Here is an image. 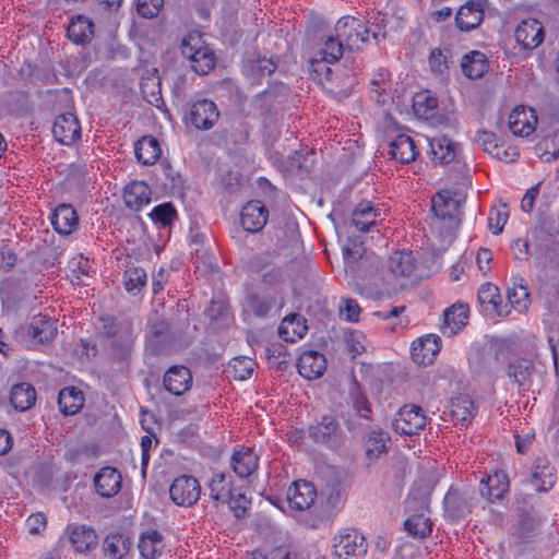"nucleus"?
Returning a JSON list of instances; mask_svg holds the SVG:
<instances>
[{
	"label": "nucleus",
	"instance_id": "nucleus-63",
	"mask_svg": "<svg viewBox=\"0 0 559 559\" xmlns=\"http://www.w3.org/2000/svg\"><path fill=\"white\" fill-rule=\"evenodd\" d=\"M17 257L5 240H0V271L10 272L16 264Z\"/></svg>",
	"mask_w": 559,
	"mask_h": 559
},
{
	"label": "nucleus",
	"instance_id": "nucleus-30",
	"mask_svg": "<svg viewBox=\"0 0 559 559\" xmlns=\"http://www.w3.org/2000/svg\"><path fill=\"white\" fill-rule=\"evenodd\" d=\"M135 157L142 165H153L162 155V148L156 138L144 135L135 142Z\"/></svg>",
	"mask_w": 559,
	"mask_h": 559
},
{
	"label": "nucleus",
	"instance_id": "nucleus-31",
	"mask_svg": "<svg viewBox=\"0 0 559 559\" xmlns=\"http://www.w3.org/2000/svg\"><path fill=\"white\" fill-rule=\"evenodd\" d=\"M380 216V210L374 207L370 202H360L352 214L353 225L360 231H368L377 224Z\"/></svg>",
	"mask_w": 559,
	"mask_h": 559
},
{
	"label": "nucleus",
	"instance_id": "nucleus-26",
	"mask_svg": "<svg viewBox=\"0 0 559 559\" xmlns=\"http://www.w3.org/2000/svg\"><path fill=\"white\" fill-rule=\"evenodd\" d=\"M27 334L39 344H48L57 335L56 322L43 314L35 316L28 325Z\"/></svg>",
	"mask_w": 559,
	"mask_h": 559
},
{
	"label": "nucleus",
	"instance_id": "nucleus-35",
	"mask_svg": "<svg viewBox=\"0 0 559 559\" xmlns=\"http://www.w3.org/2000/svg\"><path fill=\"white\" fill-rule=\"evenodd\" d=\"M390 272L396 277H409L416 269V260L412 252L396 251L388 260Z\"/></svg>",
	"mask_w": 559,
	"mask_h": 559
},
{
	"label": "nucleus",
	"instance_id": "nucleus-41",
	"mask_svg": "<svg viewBox=\"0 0 559 559\" xmlns=\"http://www.w3.org/2000/svg\"><path fill=\"white\" fill-rule=\"evenodd\" d=\"M307 331V326L298 314H290L283 319L278 326V334L285 342L294 343L301 338Z\"/></svg>",
	"mask_w": 559,
	"mask_h": 559
},
{
	"label": "nucleus",
	"instance_id": "nucleus-5",
	"mask_svg": "<svg viewBox=\"0 0 559 559\" xmlns=\"http://www.w3.org/2000/svg\"><path fill=\"white\" fill-rule=\"evenodd\" d=\"M427 416L418 405H404L396 414L392 426L394 430L403 436L418 435L427 425Z\"/></svg>",
	"mask_w": 559,
	"mask_h": 559
},
{
	"label": "nucleus",
	"instance_id": "nucleus-37",
	"mask_svg": "<svg viewBox=\"0 0 559 559\" xmlns=\"http://www.w3.org/2000/svg\"><path fill=\"white\" fill-rule=\"evenodd\" d=\"M450 413L453 419L467 425L476 414L474 401L466 394H461L451 400Z\"/></svg>",
	"mask_w": 559,
	"mask_h": 559
},
{
	"label": "nucleus",
	"instance_id": "nucleus-1",
	"mask_svg": "<svg viewBox=\"0 0 559 559\" xmlns=\"http://www.w3.org/2000/svg\"><path fill=\"white\" fill-rule=\"evenodd\" d=\"M478 502L475 490L451 486L443 499V514L450 522L468 516Z\"/></svg>",
	"mask_w": 559,
	"mask_h": 559
},
{
	"label": "nucleus",
	"instance_id": "nucleus-16",
	"mask_svg": "<svg viewBox=\"0 0 559 559\" xmlns=\"http://www.w3.org/2000/svg\"><path fill=\"white\" fill-rule=\"evenodd\" d=\"M441 348L440 337L428 334L414 341L411 347V355L414 362L418 365H430Z\"/></svg>",
	"mask_w": 559,
	"mask_h": 559
},
{
	"label": "nucleus",
	"instance_id": "nucleus-58",
	"mask_svg": "<svg viewBox=\"0 0 559 559\" xmlns=\"http://www.w3.org/2000/svg\"><path fill=\"white\" fill-rule=\"evenodd\" d=\"M150 216L155 223H159L163 227H166L171 225L177 218V211L170 202H167L155 206Z\"/></svg>",
	"mask_w": 559,
	"mask_h": 559
},
{
	"label": "nucleus",
	"instance_id": "nucleus-47",
	"mask_svg": "<svg viewBox=\"0 0 559 559\" xmlns=\"http://www.w3.org/2000/svg\"><path fill=\"white\" fill-rule=\"evenodd\" d=\"M368 35L370 40L373 39L376 44H379L381 39L386 37V26L389 23L388 15L380 11L368 15L366 22Z\"/></svg>",
	"mask_w": 559,
	"mask_h": 559
},
{
	"label": "nucleus",
	"instance_id": "nucleus-6",
	"mask_svg": "<svg viewBox=\"0 0 559 559\" xmlns=\"http://www.w3.org/2000/svg\"><path fill=\"white\" fill-rule=\"evenodd\" d=\"M219 118V111L214 102L202 98L191 105L189 114L186 116V122L198 130L212 129Z\"/></svg>",
	"mask_w": 559,
	"mask_h": 559
},
{
	"label": "nucleus",
	"instance_id": "nucleus-11",
	"mask_svg": "<svg viewBox=\"0 0 559 559\" xmlns=\"http://www.w3.org/2000/svg\"><path fill=\"white\" fill-rule=\"evenodd\" d=\"M486 7L487 0H468L456 13V26L466 32L476 28L484 20Z\"/></svg>",
	"mask_w": 559,
	"mask_h": 559
},
{
	"label": "nucleus",
	"instance_id": "nucleus-12",
	"mask_svg": "<svg viewBox=\"0 0 559 559\" xmlns=\"http://www.w3.org/2000/svg\"><path fill=\"white\" fill-rule=\"evenodd\" d=\"M55 139L64 145H71L81 138V126L76 116L72 112L59 115L52 126Z\"/></svg>",
	"mask_w": 559,
	"mask_h": 559
},
{
	"label": "nucleus",
	"instance_id": "nucleus-28",
	"mask_svg": "<svg viewBox=\"0 0 559 559\" xmlns=\"http://www.w3.org/2000/svg\"><path fill=\"white\" fill-rule=\"evenodd\" d=\"M390 155L401 164H408L415 160L418 151L414 140L406 134H399L390 144Z\"/></svg>",
	"mask_w": 559,
	"mask_h": 559
},
{
	"label": "nucleus",
	"instance_id": "nucleus-8",
	"mask_svg": "<svg viewBox=\"0 0 559 559\" xmlns=\"http://www.w3.org/2000/svg\"><path fill=\"white\" fill-rule=\"evenodd\" d=\"M514 37L516 44L526 50L537 48L545 38L543 24L536 19L523 20L515 28Z\"/></svg>",
	"mask_w": 559,
	"mask_h": 559
},
{
	"label": "nucleus",
	"instance_id": "nucleus-40",
	"mask_svg": "<svg viewBox=\"0 0 559 559\" xmlns=\"http://www.w3.org/2000/svg\"><path fill=\"white\" fill-rule=\"evenodd\" d=\"M389 437L381 429H372L366 440V457L368 465L372 464L381 454L386 453Z\"/></svg>",
	"mask_w": 559,
	"mask_h": 559
},
{
	"label": "nucleus",
	"instance_id": "nucleus-14",
	"mask_svg": "<svg viewBox=\"0 0 559 559\" xmlns=\"http://www.w3.org/2000/svg\"><path fill=\"white\" fill-rule=\"evenodd\" d=\"M509 129L516 136H528L537 124V115L533 108L515 107L509 115Z\"/></svg>",
	"mask_w": 559,
	"mask_h": 559
},
{
	"label": "nucleus",
	"instance_id": "nucleus-36",
	"mask_svg": "<svg viewBox=\"0 0 559 559\" xmlns=\"http://www.w3.org/2000/svg\"><path fill=\"white\" fill-rule=\"evenodd\" d=\"M60 412L64 415H74L84 405L83 392L75 386L63 388L58 395Z\"/></svg>",
	"mask_w": 559,
	"mask_h": 559
},
{
	"label": "nucleus",
	"instance_id": "nucleus-39",
	"mask_svg": "<svg viewBox=\"0 0 559 559\" xmlns=\"http://www.w3.org/2000/svg\"><path fill=\"white\" fill-rule=\"evenodd\" d=\"M150 348L153 354L158 355L165 350L166 345L169 343V324L158 319L150 325Z\"/></svg>",
	"mask_w": 559,
	"mask_h": 559
},
{
	"label": "nucleus",
	"instance_id": "nucleus-25",
	"mask_svg": "<svg viewBox=\"0 0 559 559\" xmlns=\"http://www.w3.org/2000/svg\"><path fill=\"white\" fill-rule=\"evenodd\" d=\"M477 300L483 309L489 316H507L508 311L501 309V296L499 288L491 283L483 284L477 293Z\"/></svg>",
	"mask_w": 559,
	"mask_h": 559
},
{
	"label": "nucleus",
	"instance_id": "nucleus-2",
	"mask_svg": "<svg viewBox=\"0 0 559 559\" xmlns=\"http://www.w3.org/2000/svg\"><path fill=\"white\" fill-rule=\"evenodd\" d=\"M308 436L317 444L325 445L332 450L341 449L345 443V435L336 417L325 414L317 418L308 427Z\"/></svg>",
	"mask_w": 559,
	"mask_h": 559
},
{
	"label": "nucleus",
	"instance_id": "nucleus-29",
	"mask_svg": "<svg viewBox=\"0 0 559 559\" xmlns=\"http://www.w3.org/2000/svg\"><path fill=\"white\" fill-rule=\"evenodd\" d=\"M139 550L145 559H157L164 550V537L156 530H147L141 533L139 538Z\"/></svg>",
	"mask_w": 559,
	"mask_h": 559
},
{
	"label": "nucleus",
	"instance_id": "nucleus-55",
	"mask_svg": "<svg viewBox=\"0 0 559 559\" xmlns=\"http://www.w3.org/2000/svg\"><path fill=\"white\" fill-rule=\"evenodd\" d=\"M340 39L337 35L326 37L323 47L319 49L316 56L330 60V62H337L342 58L345 48L344 43Z\"/></svg>",
	"mask_w": 559,
	"mask_h": 559
},
{
	"label": "nucleus",
	"instance_id": "nucleus-57",
	"mask_svg": "<svg viewBox=\"0 0 559 559\" xmlns=\"http://www.w3.org/2000/svg\"><path fill=\"white\" fill-rule=\"evenodd\" d=\"M370 420L371 416L367 413L348 412L345 418V426L354 436H360L367 429Z\"/></svg>",
	"mask_w": 559,
	"mask_h": 559
},
{
	"label": "nucleus",
	"instance_id": "nucleus-43",
	"mask_svg": "<svg viewBox=\"0 0 559 559\" xmlns=\"http://www.w3.org/2000/svg\"><path fill=\"white\" fill-rule=\"evenodd\" d=\"M404 528L412 537L423 539L431 534L432 522L424 513H417L404 522Z\"/></svg>",
	"mask_w": 559,
	"mask_h": 559
},
{
	"label": "nucleus",
	"instance_id": "nucleus-42",
	"mask_svg": "<svg viewBox=\"0 0 559 559\" xmlns=\"http://www.w3.org/2000/svg\"><path fill=\"white\" fill-rule=\"evenodd\" d=\"M413 108L420 118H433L438 108V98L431 95L429 91L416 93L413 98Z\"/></svg>",
	"mask_w": 559,
	"mask_h": 559
},
{
	"label": "nucleus",
	"instance_id": "nucleus-20",
	"mask_svg": "<svg viewBox=\"0 0 559 559\" xmlns=\"http://www.w3.org/2000/svg\"><path fill=\"white\" fill-rule=\"evenodd\" d=\"M163 382L169 393L179 396L190 389L192 374L185 366H173L165 372Z\"/></svg>",
	"mask_w": 559,
	"mask_h": 559
},
{
	"label": "nucleus",
	"instance_id": "nucleus-44",
	"mask_svg": "<svg viewBox=\"0 0 559 559\" xmlns=\"http://www.w3.org/2000/svg\"><path fill=\"white\" fill-rule=\"evenodd\" d=\"M534 234L540 240H548L559 236V216L552 213L539 214Z\"/></svg>",
	"mask_w": 559,
	"mask_h": 559
},
{
	"label": "nucleus",
	"instance_id": "nucleus-19",
	"mask_svg": "<svg viewBox=\"0 0 559 559\" xmlns=\"http://www.w3.org/2000/svg\"><path fill=\"white\" fill-rule=\"evenodd\" d=\"M122 477L115 467L106 466L94 477L96 492L103 498L116 496L121 489Z\"/></svg>",
	"mask_w": 559,
	"mask_h": 559
},
{
	"label": "nucleus",
	"instance_id": "nucleus-17",
	"mask_svg": "<svg viewBox=\"0 0 559 559\" xmlns=\"http://www.w3.org/2000/svg\"><path fill=\"white\" fill-rule=\"evenodd\" d=\"M334 555L337 558L345 557L344 559H356L360 554H365L367 545L365 537L355 530L341 534L338 540L334 544Z\"/></svg>",
	"mask_w": 559,
	"mask_h": 559
},
{
	"label": "nucleus",
	"instance_id": "nucleus-32",
	"mask_svg": "<svg viewBox=\"0 0 559 559\" xmlns=\"http://www.w3.org/2000/svg\"><path fill=\"white\" fill-rule=\"evenodd\" d=\"M93 28L94 24L87 17L78 15L72 17L68 25V37L76 45H84L93 37Z\"/></svg>",
	"mask_w": 559,
	"mask_h": 559
},
{
	"label": "nucleus",
	"instance_id": "nucleus-54",
	"mask_svg": "<svg viewBox=\"0 0 559 559\" xmlns=\"http://www.w3.org/2000/svg\"><path fill=\"white\" fill-rule=\"evenodd\" d=\"M266 359L271 367L284 371L289 365L287 347L281 343L271 344L265 348Z\"/></svg>",
	"mask_w": 559,
	"mask_h": 559
},
{
	"label": "nucleus",
	"instance_id": "nucleus-34",
	"mask_svg": "<svg viewBox=\"0 0 559 559\" xmlns=\"http://www.w3.org/2000/svg\"><path fill=\"white\" fill-rule=\"evenodd\" d=\"M462 71L468 79H480L488 71V60L485 53L473 50L462 59Z\"/></svg>",
	"mask_w": 559,
	"mask_h": 559
},
{
	"label": "nucleus",
	"instance_id": "nucleus-9",
	"mask_svg": "<svg viewBox=\"0 0 559 559\" xmlns=\"http://www.w3.org/2000/svg\"><path fill=\"white\" fill-rule=\"evenodd\" d=\"M317 499V490L312 483L305 479L294 481L287 490V501L292 509L304 511L311 508Z\"/></svg>",
	"mask_w": 559,
	"mask_h": 559
},
{
	"label": "nucleus",
	"instance_id": "nucleus-24",
	"mask_svg": "<svg viewBox=\"0 0 559 559\" xmlns=\"http://www.w3.org/2000/svg\"><path fill=\"white\" fill-rule=\"evenodd\" d=\"M509 490V479L503 472H495L486 480H481L479 493L488 501L500 500Z\"/></svg>",
	"mask_w": 559,
	"mask_h": 559
},
{
	"label": "nucleus",
	"instance_id": "nucleus-15",
	"mask_svg": "<svg viewBox=\"0 0 559 559\" xmlns=\"http://www.w3.org/2000/svg\"><path fill=\"white\" fill-rule=\"evenodd\" d=\"M267 217V207L259 200H251L242 207L240 223L245 230L254 234L265 226Z\"/></svg>",
	"mask_w": 559,
	"mask_h": 559
},
{
	"label": "nucleus",
	"instance_id": "nucleus-7",
	"mask_svg": "<svg viewBox=\"0 0 559 559\" xmlns=\"http://www.w3.org/2000/svg\"><path fill=\"white\" fill-rule=\"evenodd\" d=\"M201 486L193 476L181 475L174 479L169 488L170 499L181 507H191L200 498Z\"/></svg>",
	"mask_w": 559,
	"mask_h": 559
},
{
	"label": "nucleus",
	"instance_id": "nucleus-10",
	"mask_svg": "<svg viewBox=\"0 0 559 559\" xmlns=\"http://www.w3.org/2000/svg\"><path fill=\"white\" fill-rule=\"evenodd\" d=\"M527 483L538 492H546L554 487L556 484V469L546 456H539L534 461Z\"/></svg>",
	"mask_w": 559,
	"mask_h": 559
},
{
	"label": "nucleus",
	"instance_id": "nucleus-45",
	"mask_svg": "<svg viewBox=\"0 0 559 559\" xmlns=\"http://www.w3.org/2000/svg\"><path fill=\"white\" fill-rule=\"evenodd\" d=\"M211 498L225 503L230 498L231 476L225 473H215L210 481Z\"/></svg>",
	"mask_w": 559,
	"mask_h": 559
},
{
	"label": "nucleus",
	"instance_id": "nucleus-60",
	"mask_svg": "<svg viewBox=\"0 0 559 559\" xmlns=\"http://www.w3.org/2000/svg\"><path fill=\"white\" fill-rule=\"evenodd\" d=\"M450 50L449 49H432L429 56V67L433 73L444 74L450 66Z\"/></svg>",
	"mask_w": 559,
	"mask_h": 559
},
{
	"label": "nucleus",
	"instance_id": "nucleus-64",
	"mask_svg": "<svg viewBox=\"0 0 559 559\" xmlns=\"http://www.w3.org/2000/svg\"><path fill=\"white\" fill-rule=\"evenodd\" d=\"M163 5L164 0H136V11L144 19L157 16Z\"/></svg>",
	"mask_w": 559,
	"mask_h": 559
},
{
	"label": "nucleus",
	"instance_id": "nucleus-59",
	"mask_svg": "<svg viewBox=\"0 0 559 559\" xmlns=\"http://www.w3.org/2000/svg\"><path fill=\"white\" fill-rule=\"evenodd\" d=\"M225 503H228L230 511L238 519L245 516L249 504L251 503V499L247 498L245 492H241L239 489H233L230 492V498L227 499Z\"/></svg>",
	"mask_w": 559,
	"mask_h": 559
},
{
	"label": "nucleus",
	"instance_id": "nucleus-18",
	"mask_svg": "<svg viewBox=\"0 0 559 559\" xmlns=\"http://www.w3.org/2000/svg\"><path fill=\"white\" fill-rule=\"evenodd\" d=\"M69 542L78 552H87L98 544L96 532L86 525L69 524L66 528Z\"/></svg>",
	"mask_w": 559,
	"mask_h": 559
},
{
	"label": "nucleus",
	"instance_id": "nucleus-3",
	"mask_svg": "<svg viewBox=\"0 0 559 559\" xmlns=\"http://www.w3.org/2000/svg\"><path fill=\"white\" fill-rule=\"evenodd\" d=\"M330 60L314 56L311 59V74L320 84H331V92L335 94L348 95L354 84V78L346 75L343 69L336 70L330 67Z\"/></svg>",
	"mask_w": 559,
	"mask_h": 559
},
{
	"label": "nucleus",
	"instance_id": "nucleus-33",
	"mask_svg": "<svg viewBox=\"0 0 559 559\" xmlns=\"http://www.w3.org/2000/svg\"><path fill=\"white\" fill-rule=\"evenodd\" d=\"M11 405L20 412L29 409L36 402V391L27 382L17 383L12 386L10 392Z\"/></svg>",
	"mask_w": 559,
	"mask_h": 559
},
{
	"label": "nucleus",
	"instance_id": "nucleus-27",
	"mask_svg": "<svg viewBox=\"0 0 559 559\" xmlns=\"http://www.w3.org/2000/svg\"><path fill=\"white\" fill-rule=\"evenodd\" d=\"M259 456L251 448H245L234 452L231 466L234 472L241 478L249 477L258 468Z\"/></svg>",
	"mask_w": 559,
	"mask_h": 559
},
{
	"label": "nucleus",
	"instance_id": "nucleus-22",
	"mask_svg": "<svg viewBox=\"0 0 559 559\" xmlns=\"http://www.w3.org/2000/svg\"><path fill=\"white\" fill-rule=\"evenodd\" d=\"M51 224L58 234L70 235L79 225V215L71 204L61 203L51 215Z\"/></svg>",
	"mask_w": 559,
	"mask_h": 559
},
{
	"label": "nucleus",
	"instance_id": "nucleus-52",
	"mask_svg": "<svg viewBox=\"0 0 559 559\" xmlns=\"http://www.w3.org/2000/svg\"><path fill=\"white\" fill-rule=\"evenodd\" d=\"M146 272L139 266H130L123 273V283L127 292L136 295L146 285Z\"/></svg>",
	"mask_w": 559,
	"mask_h": 559
},
{
	"label": "nucleus",
	"instance_id": "nucleus-23",
	"mask_svg": "<svg viewBox=\"0 0 559 559\" xmlns=\"http://www.w3.org/2000/svg\"><path fill=\"white\" fill-rule=\"evenodd\" d=\"M152 190L144 181H132L123 190V201L128 209L140 211L151 202Z\"/></svg>",
	"mask_w": 559,
	"mask_h": 559
},
{
	"label": "nucleus",
	"instance_id": "nucleus-53",
	"mask_svg": "<svg viewBox=\"0 0 559 559\" xmlns=\"http://www.w3.org/2000/svg\"><path fill=\"white\" fill-rule=\"evenodd\" d=\"M508 300L519 311H523L530 304V292L524 278H519L512 288H508Z\"/></svg>",
	"mask_w": 559,
	"mask_h": 559
},
{
	"label": "nucleus",
	"instance_id": "nucleus-38",
	"mask_svg": "<svg viewBox=\"0 0 559 559\" xmlns=\"http://www.w3.org/2000/svg\"><path fill=\"white\" fill-rule=\"evenodd\" d=\"M444 318V326L443 334L449 333L455 334L459 330H461L466 323L468 319V309L465 305H453L449 309H447L443 313Z\"/></svg>",
	"mask_w": 559,
	"mask_h": 559
},
{
	"label": "nucleus",
	"instance_id": "nucleus-4",
	"mask_svg": "<svg viewBox=\"0 0 559 559\" xmlns=\"http://www.w3.org/2000/svg\"><path fill=\"white\" fill-rule=\"evenodd\" d=\"M335 33L352 51L362 50L370 43L367 25L355 16L341 17L335 24Z\"/></svg>",
	"mask_w": 559,
	"mask_h": 559
},
{
	"label": "nucleus",
	"instance_id": "nucleus-21",
	"mask_svg": "<svg viewBox=\"0 0 559 559\" xmlns=\"http://www.w3.org/2000/svg\"><path fill=\"white\" fill-rule=\"evenodd\" d=\"M297 368L301 377L309 380L318 379L326 369V359L316 350L304 352L299 356Z\"/></svg>",
	"mask_w": 559,
	"mask_h": 559
},
{
	"label": "nucleus",
	"instance_id": "nucleus-50",
	"mask_svg": "<svg viewBox=\"0 0 559 559\" xmlns=\"http://www.w3.org/2000/svg\"><path fill=\"white\" fill-rule=\"evenodd\" d=\"M216 63V57L207 46H200L195 58L190 62L192 70L199 75H205L211 72Z\"/></svg>",
	"mask_w": 559,
	"mask_h": 559
},
{
	"label": "nucleus",
	"instance_id": "nucleus-13",
	"mask_svg": "<svg viewBox=\"0 0 559 559\" xmlns=\"http://www.w3.org/2000/svg\"><path fill=\"white\" fill-rule=\"evenodd\" d=\"M432 160L441 165L453 163L459 169L463 168L459 159V144L447 135L432 138L429 142Z\"/></svg>",
	"mask_w": 559,
	"mask_h": 559
},
{
	"label": "nucleus",
	"instance_id": "nucleus-56",
	"mask_svg": "<svg viewBox=\"0 0 559 559\" xmlns=\"http://www.w3.org/2000/svg\"><path fill=\"white\" fill-rule=\"evenodd\" d=\"M247 305L254 316L264 318L269 314L275 305V298L272 296H262L251 293L246 298Z\"/></svg>",
	"mask_w": 559,
	"mask_h": 559
},
{
	"label": "nucleus",
	"instance_id": "nucleus-48",
	"mask_svg": "<svg viewBox=\"0 0 559 559\" xmlns=\"http://www.w3.org/2000/svg\"><path fill=\"white\" fill-rule=\"evenodd\" d=\"M210 321L216 323L217 326H224L230 318V308L228 302L223 298L212 299L204 311Z\"/></svg>",
	"mask_w": 559,
	"mask_h": 559
},
{
	"label": "nucleus",
	"instance_id": "nucleus-46",
	"mask_svg": "<svg viewBox=\"0 0 559 559\" xmlns=\"http://www.w3.org/2000/svg\"><path fill=\"white\" fill-rule=\"evenodd\" d=\"M276 69V64L272 59L258 56L250 59L246 63L247 75L254 81H259L264 76L271 75Z\"/></svg>",
	"mask_w": 559,
	"mask_h": 559
},
{
	"label": "nucleus",
	"instance_id": "nucleus-62",
	"mask_svg": "<svg viewBox=\"0 0 559 559\" xmlns=\"http://www.w3.org/2000/svg\"><path fill=\"white\" fill-rule=\"evenodd\" d=\"M349 397L352 400L353 411L356 413H367L371 416V407L367 396L360 391L358 382L355 380L353 388L349 392Z\"/></svg>",
	"mask_w": 559,
	"mask_h": 559
},
{
	"label": "nucleus",
	"instance_id": "nucleus-49",
	"mask_svg": "<svg viewBox=\"0 0 559 559\" xmlns=\"http://www.w3.org/2000/svg\"><path fill=\"white\" fill-rule=\"evenodd\" d=\"M533 370L534 367L531 361L516 359L508 365L507 374L522 388L530 381Z\"/></svg>",
	"mask_w": 559,
	"mask_h": 559
},
{
	"label": "nucleus",
	"instance_id": "nucleus-61",
	"mask_svg": "<svg viewBox=\"0 0 559 559\" xmlns=\"http://www.w3.org/2000/svg\"><path fill=\"white\" fill-rule=\"evenodd\" d=\"M366 252L367 251L361 241L357 242L354 239H348L346 246L344 247V260L346 265L354 269V266L362 259Z\"/></svg>",
	"mask_w": 559,
	"mask_h": 559
},
{
	"label": "nucleus",
	"instance_id": "nucleus-51",
	"mask_svg": "<svg viewBox=\"0 0 559 559\" xmlns=\"http://www.w3.org/2000/svg\"><path fill=\"white\" fill-rule=\"evenodd\" d=\"M130 545V540L122 534H110L104 540V550L112 559H121L129 551Z\"/></svg>",
	"mask_w": 559,
	"mask_h": 559
}]
</instances>
